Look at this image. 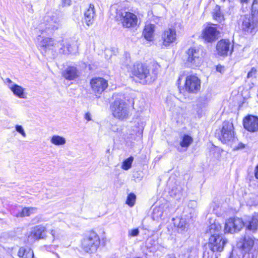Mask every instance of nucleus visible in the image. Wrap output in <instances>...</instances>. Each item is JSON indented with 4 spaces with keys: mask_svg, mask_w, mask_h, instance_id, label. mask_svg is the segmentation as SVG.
Returning <instances> with one entry per match:
<instances>
[{
    "mask_svg": "<svg viewBox=\"0 0 258 258\" xmlns=\"http://www.w3.org/2000/svg\"><path fill=\"white\" fill-rule=\"evenodd\" d=\"M36 210L37 208L34 207L24 208L22 210L21 212L18 213L16 216L17 217L29 216L31 214L35 213Z\"/></svg>",
    "mask_w": 258,
    "mask_h": 258,
    "instance_id": "cd10ccee",
    "label": "nucleus"
},
{
    "mask_svg": "<svg viewBox=\"0 0 258 258\" xmlns=\"http://www.w3.org/2000/svg\"><path fill=\"white\" fill-rule=\"evenodd\" d=\"M212 16L213 19L218 22L221 23L224 20V15L220 11V7L218 5H216L212 12Z\"/></svg>",
    "mask_w": 258,
    "mask_h": 258,
    "instance_id": "bb28decb",
    "label": "nucleus"
},
{
    "mask_svg": "<svg viewBox=\"0 0 258 258\" xmlns=\"http://www.w3.org/2000/svg\"><path fill=\"white\" fill-rule=\"evenodd\" d=\"M253 242L252 238L244 237L237 242V246L241 249L243 252L246 253L250 250L251 247L253 245Z\"/></svg>",
    "mask_w": 258,
    "mask_h": 258,
    "instance_id": "412c9836",
    "label": "nucleus"
},
{
    "mask_svg": "<svg viewBox=\"0 0 258 258\" xmlns=\"http://www.w3.org/2000/svg\"><path fill=\"white\" fill-rule=\"evenodd\" d=\"M176 31L174 28H168L165 29L161 35L162 45L165 47H169L176 42Z\"/></svg>",
    "mask_w": 258,
    "mask_h": 258,
    "instance_id": "9b49d317",
    "label": "nucleus"
},
{
    "mask_svg": "<svg viewBox=\"0 0 258 258\" xmlns=\"http://www.w3.org/2000/svg\"><path fill=\"white\" fill-rule=\"evenodd\" d=\"M180 80H181V78L180 77H179L178 80H177V84H179L180 83Z\"/></svg>",
    "mask_w": 258,
    "mask_h": 258,
    "instance_id": "603ef678",
    "label": "nucleus"
},
{
    "mask_svg": "<svg viewBox=\"0 0 258 258\" xmlns=\"http://www.w3.org/2000/svg\"><path fill=\"white\" fill-rule=\"evenodd\" d=\"M62 76L67 80H73L79 77V72L76 67L68 66L62 72Z\"/></svg>",
    "mask_w": 258,
    "mask_h": 258,
    "instance_id": "5701e85b",
    "label": "nucleus"
},
{
    "mask_svg": "<svg viewBox=\"0 0 258 258\" xmlns=\"http://www.w3.org/2000/svg\"><path fill=\"white\" fill-rule=\"evenodd\" d=\"M154 31L155 25L154 24H146L143 32V35L147 41H151L154 38Z\"/></svg>",
    "mask_w": 258,
    "mask_h": 258,
    "instance_id": "b1692460",
    "label": "nucleus"
},
{
    "mask_svg": "<svg viewBox=\"0 0 258 258\" xmlns=\"http://www.w3.org/2000/svg\"><path fill=\"white\" fill-rule=\"evenodd\" d=\"M192 138L188 135H184L182 137L180 145L182 147H188L192 142Z\"/></svg>",
    "mask_w": 258,
    "mask_h": 258,
    "instance_id": "7c9ffc66",
    "label": "nucleus"
},
{
    "mask_svg": "<svg viewBox=\"0 0 258 258\" xmlns=\"http://www.w3.org/2000/svg\"><path fill=\"white\" fill-rule=\"evenodd\" d=\"M232 46L229 40L223 39L219 41L216 46V49L218 53L221 56L227 55L231 53L232 50Z\"/></svg>",
    "mask_w": 258,
    "mask_h": 258,
    "instance_id": "a211bd4d",
    "label": "nucleus"
},
{
    "mask_svg": "<svg viewBox=\"0 0 258 258\" xmlns=\"http://www.w3.org/2000/svg\"><path fill=\"white\" fill-rule=\"evenodd\" d=\"M64 6H69L70 5L71 0H62Z\"/></svg>",
    "mask_w": 258,
    "mask_h": 258,
    "instance_id": "09e8293b",
    "label": "nucleus"
},
{
    "mask_svg": "<svg viewBox=\"0 0 258 258\" xmlns=\"http://www.w3.org/2000/svg\"><path fill=\"white\" fill-rule=\"evenodd\" d=\"M254 175L256 178L258 179V165L255 167L254 170Z\"/></svg>",
    "mask_w": 258,
    "mask_h": 258,
    "instance_id": "8fccbe9b",
    "label": "nucleus"
},
{
    "mask_svg": "<svg viewBox=\"0 0 258 258\" xmlns=\"http://www.w3.org/2000/svg\"><path fill=\"white\" fill-rule=\"evenodd\" d=\"M256 74V70L254 68H252L250 71H249L247 74V78H252L254 77Z\"/></svg>",
    "mask_w": 258,
    "mask_h": 258,
    "instance_id": "ea45409f",
    "label": "nucleus"
},
{
    "mask_svg": "<svg viewBox=\"0 0 258 258\" xmlns=\"http://www.w3.org/2000/svg\"><path fill=\"white\" fill-rule=\"evenodd\" d=\"M170 101L169 100H167V103L168 105H169V103H170Z\"/></svg>",
    "mask_w": 258,
    "mask_h": 258,
    "instance_id": "864d4df0",
    "label": "nucleus"
},
{
    "mask_svg": "<svg viewBox=\"0 0 258 258\" xmlns=\"http://www.w3.org/2000/svg\"><path fill=\"white\" fill-rule=\"evenodd\" d=\"M185 90L190 93H197L201 88V80L196 76H187L184 84Z\"/></svg>",
    "mask_w": 258,
    "mask_h": 258,
    "instance_id": "9d476101",
    "label": "nucleus"
},
{
    "mask_svg": "<svg viewBox=\"0 0 258 258\" xmlns=\"http://www.w3.org/2000/svg\"><path fill=\"white\" fill-rule=\"evenodd\" d=\"M100 240L98 234L94 231L90 232L82 240V248L87 252L94 253L99 247Z\"/></svg>",
    "mask_w": 258,
    "mask_h": 258,
    "instance_id": "39448f33",
    "label": "nucleus"
},
{
    "mask_svg": "<svg viewBox=\"0 0 258 258\" xmlns=\"http://www.w3.org/2000/svg\"><path fill=\"white\" fill-rule=\"evenodd\" d=\"M78 46L76 44H71L67 41L61 40L58 46L59 53L66 55L75 54L77 52Z\"/></svg>",
    "mask_w": 258,
    "mask_h": 258,
    "instance_id": "2eb2a0df",
    "label": "nucleus"
},
{
    "mask_svg": "<svg viewBox=\"0 0 258 258\" xmlns=\"http://www.w3.org/2000/svg\"><path fill=\"white\" fill-rule=\"evenodd\" d=\"M174 225L178 228L179 232H182L187 229V221L185 218H176L173 219Z\"/></svg>",
    "mask_w": 258,
    "mask_h": 258,
    "instance_id": "a878e982",
    "label": "nucleus"
},
{
    "mask_svg": "<svg viewBox=\"0 0 258 258\" xmlns=\"http://www.w3.org/2000/svg\"><path fill=\"white\" fill-rule=\"evenodd\" d=\"M243 227V221L239 218H230L225 223V232L234 233L239 231Z\"/></svg>",
    "mask_w": 258,
    "mask_h": 258,
    "instance_id": "f8f14e48",
    "label": "nucleus"
},
{
    "mask_svg": "<svg viewBox=\"0 0 258 258\" xmlns=\"http://www.w3.org/2000/svg\"><path fill=\"white\" fill-rule=\"evenodd\" d=\"M219 254L214 253L212 251H205L203 253V258H218Z\"/></svg>",
    "mask_w": 258,
    "mask_h": 258,
    "instance_id": "f704fd0d",
    "label": "nucleus"
},
{
    "mask_svg": "<svg viewBox=\"0 0 258 258\" xmlns=\"http://www.w3.org/2000/svg\"><path fill=\"white\" fill-rule=\"evenodd\" d=\"M243 226L246 227V230L251 231L252 233L255 232L258 226V214L247 217L243 221Z\"/></svg>",
    "mask_w": 258,
    "mask_h": 258,
    "instance_id": "6ab92c4d",
    "label": "nucleus"
},
{
    "mask_svg": "<svg viewBox=\"0 0 258 258\" xmlns=\"http://www.w3.org/2000/svg\"><path fill=\"white\" fill-rule=\"evenodd\" d=\"M84 117L87 121H90L91 120V114L89 112L85 113Z\"/></svg>",
    "mask_w": 258,
    "mask_h": 258,
    "instance_id": "49530a36",
    "label": "nucleus"
},
{
    "mask_svg": "<svg viewBox=\"0 0 258 258\" xmlns=\"http://www.w3.org/2000/svg\"><path fill=\"white\" fill-rule=\"evenodd\" d=\"M136 199V195L133 193H131L127 196L126 204L130 207H133L135 204Z\"/></svg>",
    "mask_w": 258,
    "mask_h": 258,
    "instance_id": "72a5a7b5",
    "label": "nucleus"
},
{
    "mask_svg": "<svg viewBox=\"0 0 258 258\" xmlns=\"http://www.w3.org/2000/svg\"><path fill=\"white\" fill-rule=\"evenodd\" d=\"M239 25L246 33H254L258 30V0H254L251 5V14L241 16Z\"/></svg>",
    "mask_w": 258,
    "mask_h": 258,
    "instance_id": "f03ea898",
    "label": "nucleus"
},
{
    "mask_svg": "<svg viewBox=\"0 0 258 258\" xmlns=\"http://www.w3.org/2000/svg\"><path fill=\"white\" fill-rule=\"evenodd\" d=\"M15 128L16 131L19 133L21 134L24 137H25L26 136V134L22 125H16Z\"/></svg>",
    "mask_w": 258,
    "mask_h": 258,
    "instance_id": "e433bc0d",
    "label": "nucleus"
},
{
    "mask_svg": "<svg viewBox=\"0 0 258 258\" xmlns=\"http://www.w3.org/2000/svg\"><path fill=\"white\" fill-rule=\"evenodd\" d=\"M45 235V228L41 225H38L32 229L28 238L30 240H35L43 238Z\"/></svg>",
    "mask_w": 258,
    "mask_h": 258,
    "instance_id": "aec40b11",
    "label": "nucleus"
},
{
    "mask_svg": "<svg viewBox=\"0 0 258 258\" xmlns=\"http://www.w3.org/2000/svg\"><path fill=\"white\" fill-rule=\"evenodd\" d=\"M240 1H241V3L242 4L243 7H244V5L247 6V5L249 4V6H250V7L251 8V5H252V4H251V0H240ZM253 2V1H252V2ZM246 7H247V6H246ZM249 8H250V7H249Z\"/></svg>",
    "mask_w": 258,
    "mask_h": 258,
    "instance_id": "79ce46f5",
    "label": "nucleus"
},
{
    "mask_svg": "<svg viewBox=\"0 0 258 258\" xmlns=\"http://www.w3.org/2000/svg\"><path fill=\"white\" fill-rule=\"evenodd\" d=\"M50 142L55 145L60 146L65 144L66 140L64 138L61 136L54 135L51 137Z\"/></svg>",
    "mask_w": 258,
    "mask_h": 258,
    "instance_id": "c85d7f7f",
    "label": "nucleus"
},
{
    "mask_svg": "<svg viewBox=\"0 0 258 258\" xmlns=\"http://www.w3.org/2000/svg\"><path fill=\"white\" fill-rule=\"evenodd\" d=\"M219 34V32L214 25L207 26L202 33L203 38L208 42L216 41Z\"/></svg>",
    "mask_w": 258,
    "mask_h": 258,
    "instance_id": "ddd939ff",
    "label": "nucleus"
},
{
    "mask_svg": "<svg viewBox=\"0 0 258 258\" xmlns=\"http://www.w3.org/2000/svg\"><path fill=\"white\" fill-rule=\"evenodd\" d=\"M117 51V49L115 47L105 48L103 52L105 58L106 60H109L112 55H115Z\"/></svg>",
    "mask_w": 258,
    "mask_h": 258,
    "instance_id": "2f4dec72",
    "label": "nucleus"
},
{
    "mask_svg": "<svg viewBox=\"0 0 258 258\" xmlns=\"http://www.w3.org/2000/svg\"><path fill=\"white\" fill-rule=\"evenodd\" d=\"M84 22L88 26L91 25L94 21L95 16L94 6L90 4L89 8L84 12Z\"/></svg>",
    "mask_w": 258,
    "mask_h": 258,
    "instance_id": "4be33fe9",
    "label": "nucleus"
},
{
    "mask_svg": "<svg viewBox=\"0 0 258 258\" xmlns=\"http://www.w3.org/2000/svg\"><path fill=\"white\" fill-rule=\"evenodd\" d=\"M221 226L218 223H214L208 227L206 233L211 234L209 239L208 247L210 251L214 253L220 252L223 250L227 240L222 235L218 234Z\"/></svg>",
    "mask_w": 258,
    "mask_h": 258,
    "instance_id": "f257e3e1",
    "label": "nucleus"
},
{
    "mask_svg": "<svg viewBox=\"0 0 258 258\" xmlns=\"http://www.w3.org/2000/svg\"><path fill=\"white\" fill-rule=\"evenodd\" d=\"M234 127L232 122L224 121L219 136V140L223 143L228 144L234 140Z\"/></svg>",
    "mask_w": 258,
    "mask_h": 258,
    "instance_id": "6e6552de",
    "label": "nucleus"
},
{
    "mask_svg": "<svg viewBox=\"0 0 258 258\" xmlns=\"http://www.w3.org/2000/svg\"><path fill=\"white\" fill-rule=\"evenodd\" d=\"M224 66H216V70L217 72H219L222 73L224 71Z\"/></svg>",
    "mask_w": 258,
    "mask_h": 258,
    "instance_id": "a18cd8bd",
    "label": "nucleus"
},
{
    "mask_svg": "<svg viewBox=\"0 0 258 258\" xmlns=\"http://www.w3.org/2000/svg\"><path fill=\"white\" fill-rule=\"evenodd\" d=\"M245 147V144L240 143L238 144L237 148L238 149H244Z\"/></svg>",
    "mask_w": 258,
    "mask_h": 258,
    "instance_id": "de8ad7c7",
    "label": "nucleus"
},
{
    "mask_svg": "<svg viewBox=\"0 0 258 258\" xmlns=\"http://www.w3.org/2000/svg\"><path fill=\"white\" fill-rule=\"evenodd\" d=\"M116 17L121 21L124 27L129 28L134 27L137 25L138 18L134 13L125 11L117 10Z\"/></svg>",
    "mask_w": 258,
    "mask_h": 258,
    "instance_id": "0eeeda50",
    "label": "nucleus"
},
{
    "mask_svg": "<svg viewBox=\"0 0 258 258\" xmlns=\"http://www.w3.org/2000/svg\"><path fill=\"white\" fill-rule=\"evenodd\" d=\"M188 207L194 209L197 207V202L195 201H190L188 204Z\"/></svg>",
    "mask_w": 258,
    "mask_h": 258,
    "instance_id": "37998d69",
    "label": "nucleus"
},
{
    "mask_svg": "<svg viewBox=\"0 0 258 258\" xmlns=\"http://www.w3.org/2000/svg\"><path fill=\"white\" fill-rule=\"evenodd\" d=\"M170 196L176 200H179L182 197V191L180 187L173 188L170 191Z\"/></svg>",
    "mask_w": 258,
    "mask_h": 258,
    "instance_id": "c756f323",
    "label": "nucleus"
},
{
    "mask_svg": "<svg viewBox=\"0 0 258 258\" xmlns=\"http://www.w3.org/2000/svg\"><path fill=\"white\" fill-rule=\"evenodd\" d=\"M59 230L55 229V230H51L50 233L51 235L53 236V238H56L58 239L59 238Z\"/></svg>",
    "mask_w": 258,
    "mask_h": 258,
    "instance_id": "58836bf2",
    "label": "nucleus"
},
{
    "mask_svg": "<svg viewBox=\"0 0 258 258\" xmlns=\"http://www.w3.org/2000/svg\"><path fill=\"white\" fill-rule=\"evenodd\" d=\"M60 41H57L51 38H44L38 43V47L43 53H47L50 51H56L58 47Z\"/></svg>",
    "mask_w": 258,
    "mask_h": 258,
    "instance_id": "1a4fd4ad",
    "label": "nucleus"
},
{
    "mask_svg": "<svg viewBox=\"0 0 258 258\" xmlns=\"http://www.w3.org/2000/svg\"><path fill=\"white\" fill-rule=\"evenodd\" d=\"M139 234V230L138 228L131 230L128 231V236L132 237L137 236Z\"/></svg>",
    "mask_w": 258,
    "mask_h": 258,
    "instance_id": "4c0bfd02",
    "label": "nucleus"
},
{
    "mask_svg": "<svg viewBox=\"0 0 258 258\" xmlns=\"http://www.w3.org/2000/svg\"><path fill=\"white\" fill-rule=\"evenodd\" d=\"M199 50L194 48H189L187 52V63H199Z\"/></svg>",
    "mask_w": 258,
    "mask_h": 258,
    "instance_id": "393cba45",
    "label": "nucleus"
},
{
    "mask_svg": "<svg viewBox=\"0 0 258 258\" xmlns=\"http://www.w3.org/2000/svg\"><path fill=\"white\" fill-rule=\"evenodd\" d=\"M33 251L31 249H26L23 258H33Z\"/></svg>",
    "mask_w": 258,
    "mask_h": 258,
    "instance_id": "c9c22d12",
    "label": "nucleus"
},
{
    "mask_svg": "<svg viewBox=\"0 0 258 258\" xmlns=\"http://www.w3.org/2000/svg\"><path fill=\"white\" fill-rule=\"evenodd\" d=\"M113 116L117 119L123 120L130 116V110L128 105L121 100H116L111 106Z\"/></svg>",
    "mask_w": 258,
    "mask_h": 258,
    "instance_id": "423d86ee",
    "label": "nucleus"
},
{
    "mask_svg": "<svg viewBox=\"0 0 258 258\" xmlns=\"http://www.w3.org/2000/svg\"><path fill=\"white\" fill-rule=\"evenodd\" d=\"M222 2H225L226 0H221Z\"/></svg>",
    "mask_w": 258,
    "mask_h": 258,
    "instance_id": "5fc2aeb1",
    "label": "nucleus"
},
{
    "mask_svg": "<svg viewBox=\"0 0 258 258\" xmlns=\"http://www.w3.org/2000/svg\"><path fill=\"white\" fill-rule=\"evenodd\" d=\"M123 58L126 60V61L124 62V63H128L130 62L129 60L130 58V55L128 52H124L123 54Z\"/></svg>",
    "mask_w": 258,
    "mask_h": 258,
    "instance_id": "c03bdc74",
    "label": "nucleus"
},
{
    "mask_svg": "<svg viewBox=\"0 0 258 258\" xmlns=\"http://www.w3.org/2000/svg\"><path fill=\"white\" fill-rule=\"evenodd\" d=\"M90 84L92 90L95 94H100L108 86L107 82L102 78L91 79Z\"/></svg>",
    "mask_w": 258,
    "mask_h": 258,
    "instance_id": "4468645a",
    "label": "nucleus"
},
{
    "mask_svg": "<svg viewBox=\"0 0 258 258\" xmlns=\"http://www.w3.org/2000/svg\"><path fill=\"white\" fill-rule=\"evenodd\" d=\"M61 25L60 18L55 13L45 15L38 25V29L41 32L48 34L53 32Z\"/></svg>",
    "mask_w": 258,
    "mask_h": 258,
    "instance_id": "7ed1b4c3",
    "label": "nucleus"
},
{
    "mask_svg": "<svg viewBox=\"0 0 258 258\" xmlns=\"http://www.w3.org/2000/svg\"><path fill=\"white\" fill-rule=\"evenodd\" d=\"M26 248H25L23 247H21L20 248L18 253V256L20 257H21V258L23 257L25 252H26Z\"/></svg>",
    "mask_w": 258,
    "mask_h": 258,
    "instance_id": "a19ab883",
    "label": "nucleus"
},
{
    "mask_svg": "<svg viewBox=\"0 0 258 258\" xmlns=\"http://www.w3.org/2000/svg\"><path fill=\"white\" fill-rule=\"evenodd\" d=\"M243 126L249 132L258 131V117L251 115L247 116L243 119Z\"/></svg>",
    "mask_w": 258,
    "mask_h": 258,
    "instance_id": "dca6fc26",
    "label": "nucleus"
},
{
    "mask_svg": "<svg viewBox=\"0 0 258 258\" xmlns=\"http://www.w3.org/2000/svg\"><path fill=\"white\" fill-rule=\"evenodd\" d=\"M174 106H175V105L174 104L171 103V105H170V110L173 109Z\"/></svg>",
    "mask_w": 258,
    "mask_h": 258,
    "instance_id": "3c124183",
    "label": "nucleus"
},
{
    "mask_svg": "<svg viewBox=\"0 0 258 258\" xmlns=\"http://www.w3.org/2000/svg\"><path fill=\"white\" fill-rule=\"evenodd\" d=\"M133 161L134 157L133 156H130L128 158L125 159L122 162L121 168L125 170H128L131 168Z\"/></svg>",
    "mask_w": 258,
    "mask_h": 258,
    "instance_id": "473e14b6",
    "label": "nucleus"
},
{
    "mask_svg": "<svg viewBox=\"0 0 258 258\" xmlns=\"http://www.w3.org/2000/svg\"><path fill=\"white\" fill-rule=\"evenodd\" d=\"M5 83L8 85V87L16 96L19 98H26V95L24 92V88L15 84L9 78L6 79Z\"/></svg>",
    "mask_w": 258,
    "mask_h": 258,
    "instance_id": "f3484780",
    "label": "nucleus"
},
{
    "mask_svg": "<svg viewBox=\"0 0 258 258\" xmlns=\"http://www.w3.org/2000/svg\"><path fill=\"white\" fill-rule=\"evenodd\" d=\"M130 68L132 74L137 77L141 80V83H151L157 78L156 74L154 72L150 73L148 66H132Z\"/></svg>",
    "mask_w": 258,
    "mask_h": 258,
    "instance_id": "20e7f679",
    "label": "nucleus"
}]
</instances>
